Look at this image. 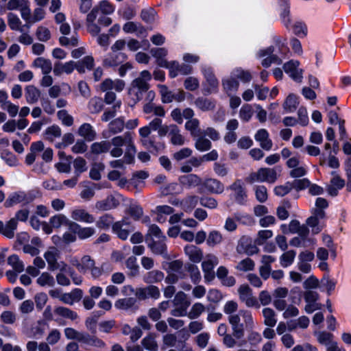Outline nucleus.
Wrapping results in <instances>:
<instances>
[{
	"instance_id": "1",
	"label": "nucleus",
	"mask_w": 351,
	"mask_h": 351,
	"mask_svg": "<svg viewBox=\"0 0 351 351\" xmlns=\"http://www.w3.org/2000/svg\"><path fill=\"white\" fill-rule=\"evenodd\" d=\"M110 143V154L113 158H119L125 153V158L128 162H134L136 148L132 134L126 132L122 136H114Z\"/></svg>"
},
{
	"instance_id": "2",
	"label": "nucleus",
	"mask_w": 351,
	"mask_h": 351,
	"mask_svg": "<svg viewBox=\"0 0 351 351\" xmlns=\"http://www.w3.org/2000/svg\"><path fill=\"white\" fill-rule=\"evenodd\" d=\"M65 337L69 340H76L79 343L86 346H90L98 348H104L106 343L95 335H90L85 332H80L73 328H65L64 329Z\"/></svg>"
},
{
	"instance_id": "3",
	"label": "nucleus",
	"mask_w": 351,
	"mask_h": 351,
	"mask_svg": "<svg viewBox=\"0 0 351 351\" xmlns=\"http://www.w3.org/2000/svg\"><path fill=\"white\" fill-rule=\"evenodd\" d=\"M278 171H280V167L260 168L256 172H251L245 178L247 183L268 182L274 183L278 179Z\"/></svg>"
},
{
	"instance_id": "4",
	"label": "nucleus",
	"mask_w": 351,
	"mask_h": 351,
	"mask_svg": "<svg viewBox=\"0 0 351 351\" xmlns=\"http://www.w3.org/2000/svg\"><path fill=\"white\" fill-rule=\"evenodd\" d=\"M149 89V84L144 82L141 78L134 79L130 84L128 89V95L130 99L132 106L140 101L143 95Z\"/></svg>"
},
{
	"instance_id": "5",
	"label": "nucleus",
	"mask_w": 351,
	"mask_h": 351,
	"mask_svg": "<svg viewBox=\"0 0 351 351\" xmlns=\"http://www.w3.org/2000/svg\"><path fill=\"white\" fill-rule=\"evenodd\" d=\"M36 198L35 194L32 192L18 191L11 193L4 203L6 208L12 207L16 204H21L25 206L32 202Z\"/></svg>"
},
{
	"instance_id": "6",
	"label": "nucleus",
	"mask_w": 351,
	"mask_h": 351,
	"mask_svg": "<svg viewBox=\"0 0 351 351\" xmlns=\"http://www.w3.org/2000/svg\"><path fill=\"white\" fill-rule=\"evenodd\" d=\"M60 256V252L56 247L49 248L44 254V258L48 264V269L55 271L60 269V271L66 270L67 265L64 262H58V259Z\"/></svg>"
},
{
	"instance_id": "7",
	"label": "nucleus",
	"mask_w": 351,
	"mask_h": 351,
	"mask_svg": "<svg viewBox=\"0 0 351 351\" xmlns=\"http://www.w3.org/2000/svg\"><path fill=\"white\" fill-rule=\"evenodd\" d=\"M239 300L248 308L259 309L258 300L253 295L252 289L247 285H242L238 289Z\"/></svg>"
},
{
	"instance_id": "8",
	"label": "nucleus",
	"mask_w": 351,
	"mask_h": 351,
	"mask_svg": "<svg viewBox=\"0 0 351 351\" xmlns=\"http://www.w3.org/2000/svg\"><path fill=\"white\" fill-rule=\"evenodd\" d=\"M299 61L291 60L283 65V69L292 80L300 83L303 79V70L299 68Z\"/></svg>"
},
{
	"instance_id": "9",
	"label": "nucleus",
	"mask_w": 351,
	"mask_h": 351,
	"mask_svg": "<svg viewBox=\"0 0 351 351\" xmlns=\"http://www.w3.org/2000/svg\"><path fill=\"white\" fill-rule=\"evenodd\" d=\"M167 238H159L155 239L154 237H147L146 241L147 243L148 247L151 251L156 255H161L164 257L167 256V247L165 243Z\"/></svg>"
},
{
	"instance_id": "10",
	"label": "nucleus",
	"mask_w": 351,
	"mask_h": 351,
	"mask_svg": "<svg viewBox=\"0 0 351 351\" xmlns=\"http://www.w3.org/2000/svg\"><path fill=\"white\" fill-rule=\"evenodd\" d=\"M325 217L324 210L313 209L312 215L306 219V224L311 228L313 234H318L322 230L320 220Z\"/></svg>"
},
{
	"instance_id": "11",
	"label": "nucleus",
	"mask_w": 351,
	"mask_h": 351,
	"mask_svg": "<svg viewBox=\"0 0 351 351\" xmlns=\"http://www.w3.org/2000/svg\"><path fill=\"white\" fill-rule=\"evenodd\" d=\"M135 295L141 300H145L148 298L157 300L160 296V291L158 287L149 285L143 288L136 289Z\"/></svg>"
},
{
	"instance_id": "12",
	"label": "nucleus",
	"mask_w": 351,
	"mask_h": 351,
	"mask_svg": "<svg viewBox=\"0 0 351 351\" xmlns=\"http://www.w3.org/2000/svg\"><path fill=\"white\" fill-rule=\"evenodd\" d=\"M125 127V121L123 117H119L111 121L108 125V130H104L101 135L104 138H108L112 135H115L123 131Z\"/></svg>"
},
{
	"instance_id": "13",
	"label": "nucleus",
	"mask_w": 351,
	"mask_h": 351,
	"mask_svg": "<svg viewBox=\"0 0 351 351\" xmlns=\"http://www.w3.org/2000/svg\"><path fill=\"white\" fill-rule=\"evenodd\" d=\"M332 178L330 184L326 186L328 193L332 197L338 195V191L345 186V180L342 179L337 171L331 172Z\"/></svg>"
},
{
	"instance_id": "14",
	"label": "nucleus",
	"mask_w": 351,
	"mask_h": 351,
	"mask_svg": "<svg viewBox=\"0 0 351 351\" xmlns=\"http://www.w3.org/2000/svg\"><path fill=\"white\" fill-rule=\"evenodd\" d=\"M228 189L233 191L234 198L237 203L241 205L245 204L247 199V193L241 180H236Z\"/></svg>"
},
{
	"instance_id": "15",
	"label": "nucleus",
	"mask_w": 351,
	"mask_h": 351,
	"mask_svg": "<svg viewBox=\"0 0 351 351\" xmlns=\"http://www.w3.org/2000/svg\"><path fill=\"white\" fill-rule=\"evenodd\" d=\"M240 314H231L228 321L232 326V335L237 339H241L244 336V328L243 324H241Z\"/></svg>"
},
{
	"instance_id": "16",
	"label": "nucleus",
	"mask_w": 351,
	"mask_h": 351,
	"mask_svg": "<svg viewBox=\"0 0 351 351\" xmlns=\"http://www.w3.org/2000/svg\"><path fill=\"white\" fill-rule=\"evenodd\" d=\"M71 231L77 234L80 239H86L91 237L95 233V230L92 227H82L80 225L73 221L71 223Z\"/></svg>"
},
{
	"instance_id": "17",
	"label": "nucleus",
	"mask_w": 351,
	"mask_h": 351,
	"mask_svg": "<svg viewBox=\"0 0 351 351\" xmlns=\"http://www.w3.org/2000/svg\"><path fill=\"white\" fill-rule=\"evenodd\" d=\"M138 134L139 143L143 147L147 149H153L156 151L158 150V147L156 144V142L154 140V138L150 136L151 134L149 132V131L140 128L138 130Z\"/></svg>"
},
{
	"instance_id": "18",
	"label": "nucleus",
	"mask_w": 351,
	"mask_h": 351,
	"mask_svg": "<svg viewBox=\"0 0 351 351\" xmlns=\"http://www.w3.org/2000/svg\"><path fill=\"white\" fill-rule=\"evenodd\" d=\"M95 12L96 11H90L88 13L86 19L87 31L93 36H97L101 32V28L99 24L95 23V20L97 18L95 14Z\"/></svg>"
},
{
	"instance_id": "19",
	"label": "nucleus",
	"mask_w": 351,
	"mask_h": 351,
	"mask_svg": "<svg viewBox=\"0 0 351 351\" xmlns=\"http://www.w3.org/2000/svg\"><path fill=\"white\" fill-rule=\"evenodd\" d=\"M124 87V81L119 79L112 80L110 78H107L100 84V89L103 92L112 89H114L116 91L120 92L123 90Z\"/></svg>"
},
{
	"instance_id": "20",
	"label": "nucleus",
	"mask_w": 351,
	"mask_h": 351,
	"mask_svg": "<svg viewBox=\"0 0 351 351\" xmlns=\"http://www.w3.org/2000/svg\"><path fill=\"white\" fill-rule=\"evenodd\" d=\"M202 71L208 84V88L206 90L207 92L209 93L215 92L218 87L219 82L212 69L210 67L204 66L202 68Z\"/></svg>"
},
{
	"instance_id": "21",
	"label": "nucleus",
	"mask_w": 351,
	"mask_h": 351,
	"mask_svg": "<svg viewBox=\"0 0 351 351\" xmlns=\"http://www.w3.org/2000/svg\"><path fill=\"white\" fill-rule=\"evenodd\" d=\"M119 201L112 195H109L104 199L98 201L95 204V208L100 211H106L117 208Z\"/></svg>"
},
{
	"instance_id": "22",
	"label": "nucleus",
	"mask_w": 351,
	"mask_h": 351,
	"mask_svg": "<svg viewBox=\"0 0 351 351\" xmlns=\"http://www.w3.org/2000/svg\"><path fill=\"white\" fill-rule=\"evenodd\" d=\"M256 141L260 143V146L265 150L269 151L271 149L273 143L269 138V133L265 129H260L254 136Z\"/></svg>"
},
{
	"instance_id": "23",
	"label": "nucleus",
	"mask_w": 351,
	"mask_h": 351,
	"mask_svg": "<svg viewBox=\"0 0 351 351\" xmlns=\"http://www.w3.org/2000/svg\"><path fill=\"white\" fill-rule=\"evenodd\" d=\"M203 186L210 193L221 194L224 191V185L221 181L215 178L206 179Z\"/></svg>"
},
{
	"instance_id": "24",
	"label": "nucleus",
	"mask_w": 351,
	"mask_h": 351,
	"mask_svg": "<svg viewBox=\"0 0 351 351\" xmlns=\"http://www.w3.org/2000/svg\"><path fill=\"white\" fill-rule=\"evenodd\" d=\"M184 251L189 259L193 263H199L203 258V252L198 247L193 245H187Z\"/></svg>"
},
{
	"instance_id": "25",
	"label": "nucleus",
	"mask_w": 351,
	"mask_h": 351,
	"mask_svg": "<svg viewBox=\"0 0 351 351\" xmlns=\"http://www.w3.org/2000/svg\"><path fill=\"white\" fill-rule=\"evenodd\" d=\"M192 71V66L186 64H180L176 61L171 62L169 75L171 77H176L179 73L188 75Z\"/></svg>"
},
{
	"instance_id": "26",
	"label": "nucleus",
	"mask_w": 351,
	"mask_h": 351,
	"mask_svg": "<svg viewBox=\"0 0 351 351\" xmlns=\"http://www.w3.org/2000/svg\"><path fill=\"white\" fill-rule=\"evenodd\" d=\"M127 59V56L122 52L114 53L108 55L103 61L105 66H117Z\"/></svg>"
},
{
	"instance_id": "27",
	"label": "nucleus",
	"mask_w": 351,
	"mask_h": 351,
	"mask_svg": "<svg viewBox=\"0 0 351 351\" xmlns=\"http://www.w3.org/2000/svg\"><path fill=\"white\" fill-rule=\"evenodd\" d=\"M78 134L88 141H93L96 138L97 132L90 123H83L77 131Z\"/></svg>"
},
{
	"instance_id": "28",
	"label": "nucleus",
	"mask_w": 351,
	"mask_h": 351,
	"mask_svg": "<svg viewBox=\"0 0 351 351\" xmlns=\"http://www.w3.org/2000/svg\"><path fill=\"white\" fill-rule=\"evenodd\" d=\"M170 134L169 135L170 143L173 145L182 146L185 143V138L181 134V131L178 125L176 124L171 127Z\"/></svg>"
},
{
	"instance_id": "29",
	"label": "nucleus",
	"mask_w": 351,
	"mask_h": 351,
	"mask_svg": "<svg viewBox=\"0 0 351 351\" xmlns=\"http://www.w3.org/2000/svg\"><path fill=\"white\" fill-rule=\"evenodd\" d=\"M165 278V274L162 271L154 269L147 272L143 277V281L149 285L160 282Z\"/></svg>"
},
{
	"instance_id": "30",
	"label": "nucleus",
	"mask_w": 351,
	"mask_h": 351,
	"mask_svg": "<svg viewBox=\"0 0 351 351\" xmlns=\"http://www.w3.org/2000/svg\"><path fill=\"white\" fill-rule=\"evenodd\" d=\"M71 217L75 221L91 223L95 221V217L84 209H75L71 212Z\"/></svg>"
},
{
	"instance_id": "31",
	"label": "nucleus",
	"mask_w": 351,
	"mask_h": 351,
	"mask_svg": "<svg viewBox=\"0 0 351 351\" xmlns=\"http://www.w3.org/2000/svg\"><path fill=\"white\" fill-rule=\"evenodd\" d=\"M123 30L127 34L136 33L137 36H145V28L139 23L129 21L123 26Z\"/></svg>"
},
{
	"instance_id": "32",
	"label": "nucleus",
	"mask_w": 351,
	"mask_h": 351,
	"mask_svg": "<svg viewBox=\"0 0 351 351\" xmlns=\"http://www.w3.org/2000/svg\"><path fill=\"white\" fill-rule=\"evenodd\" d=\"M156 335L155 333L150 332L147 334L142 340L141 345L143 348L149 351H158V345L156 340Z\"/></svg>"
},
{
	"instance_id": "33",
	"label": "nucleus",
	"mask_w": 351,
	"mask_h": 351,
	"mask_svg": "<svg viewBox=\"0 0 351 351\" xmlns=\"http://www.w3.org/2000/svg\"><path fill=\"white\" fill-rule=\"evenodd\" d=\"M143 112L147 114L153 113L158 117H164L166 113L162 106H157L154 103H145L143 107Z\"/></svg>"
},
{
	"instance_id": "34",
	"label": "nucleus",
	"mask_w": 351,
	"mask_h": 351,
	"mask_svg": "<svg viewBox=\"0 0 351 351\" xmlns=\"http://www.w3.org/2000/svg\"><path fill=\"white\" fill-rule=\"evenodd\" d=\"M90 153L95 155H99L110 152V143L109 141H101L99 142H95L90 145Z\"/></svg>"
},
{
	"instance_id": "35",
	"label": "nucleus",
	"mask_w": 351,
	"mask_h": 351,
	"mask_svg": "<svg viewBox=\"0 0 351 351\" xmlns=\"http://www.w3.org/2000/svg\"><path fill=\"white\" fill-rule=\"evenodd\" d=\"M95 265V261L88 255H85L81 258V261H76V264L73 265L76 267L79 271L86 273L93 265Z\"/></svg>"
},
{
	"instance_id": "36",
	"label": "nucleus",
	"mask_w": 351,
	"mask_h": 351,
	"mask_svg": "<svg viewBox=\"0 0 351 351\" xmlns=\"http://www.w3.org/2000/svg\"><path fill=\"white\" fill-rule=\"evenodd\" d=\"M90 11H96L95 14L97 16H98L99 12H101L102 14L109 15L114 12V7L108 1L103 0L95 5Z\"/></svg>"
},
{
	"instance_id": "37",
	"label": "nucleus",
	"mask_w": 351,
	"mask_h": 351,
	"mask_svg": "<svg viewBox=\"0 0 351 351\" xmlns=\"http://www.w3.org/2000/svg\"><path fill=\"white\" fill-rule=\"evenodd\" d=\"M73 222V221H70L64 215L62 214L56 215L49 219V223L54 228H59L62 225H66L70 230V223Z\"/></svg>"
},
{
	"instance_id": "38",
	"label": "nucleus",
	"mask_w": 351,
	"mask_h": 351,
	"mask_svg": "<svg viewBox=\"0 0 351 351\" xmlns=\"http://www.w3.org/2000/svg\"><path fill=\"white\" fill-rule=\"evenodd\" d=\"M181 184L187 187H193L198 186L201 184V178L195 174H188L179 178Z\"/></svg>"
},
{
	"instance_id": "39",
	"label": "nucleus",
	"mask_w": 351,
	"mask_h": 351,
	"mask_svg": "<svg viewBox=\"0 0 351 351\" xmlns=\"http://www.w3.org/2000/svg\"><path fill=\"white\" fill-rule=\"evenodd\" d=\"M128 225L124 220L117 221L112 225V230L121 239L125 240L129 236L130 230L123 227Z\"/></svg>"
},
{
	"instance_id": "40",
	"label": "nucleus",
	"mask_w": 351,
	"mask_h": 351,
	"mask_svg": "<svg viewBox=\"0 0 351 351\" xmlns=\"http://www.w3.org/2000/svg\"><path fill=\"white\" fill-rule=\"evenodd\" d=\"M194 104L197 108L202 111L213 110L215 108V103L214 101L203 97L197 98L194 101Z\"/></svg>"
},
{
	"instance_id": "41",
	"label": "nucleus",
	"mask_w": 351,
	"mask_h": 351,
	"mask_svg": "<svg viewBox=\"0 0 351 351\" xmlns=\"http://www.w3.org/2000/svg\"><path fill=\"white\" fill-rule=\"evenodd\" d=\"M263 316L264 317V324L268 327H274L277 323L276 313L271 308H264L263 309Z\"/></svg>"
},
{
	"instance_id": "42",
	"label": "nucleus",
	"mask_w": 351,
	"mask_h": 351,
	"mask_svg": "<svg viewBox=\"0 0 351 351\" xmlns=\"http://www.w3.org/2000/svg\"><path fill=\"white\" fill-rule=\"evenodd\" d=\"M33 66L40 69L44 75L49 74L52 70L51 61L43 57L35 59L33 62Z\"/></svg>"
},
{
	"instance_id": "43",
	"label": "nucleus",
	"mask_w": 351,
	"mask_h": 351,
	"mask_svg": "<svg viewBox=\"0 0 351 351\" xmlns=\"http://www.w3.org/2000/svg\"><path fill=\"white\" fill-rule=\"evenodd\" d=\"M94 66V59L90 56L84 57L82 60L76 62V70L80 73H85L86 69L91 70Z\"/></svg>"
},
{
	"instance_id": "44",
	"label": "nucleus",
	"mask_w": 351,
	"mask_h": 351,
	"mask_svg": "<svg viewBox=\"0 0 351 351\" xmlns=\"http://www.w3.org/2000/svg\"><path fill=\"white\" fill-rule=\"evenodd\" d=\"M40 96V90L34 86L29 85L25 88V98L27 102L33 104L38 101Z\"/></svg>"
},
{
	"instance_id": "45",
	"label": "nucleus",
	"mask_w": 351,
	"mask_h": 351,
	"mask_svg": "<svg viewBox=\"0 0 351 351\" xmlns=\"http://www.w3.org/2000/svg\"><path fill=\"white\" fill-rule=\"evenodd\" d=\"M219 258L215 255L212 254H207L205 260L202 263V271H213L214 267L219 264Z\"/></svg>"
},
{
	"instance_id": "46",
	"label": "nucleus",
	"mask_w": 351,
	"mask_h": 351,
	"mask_svg": "<svg viewBox=\"0 0 351 351\" xmlns=\"http://www.w3.org/2000/svg\"><path fill=\"white\" fill-rule=\"evenodd\" d=\"M199 121L194 118L193 119L186 121L185 123V130L190 132V134L193 138L201 134L200 128H199Z\"/></svg>"
},
{
	"instance_id": "47",
	"label": "nucleus",
	"mask_w": 351,
	"mask_h": 351,
	"mask_svg": "<svg viewBox=\"0 0 351 351\" xmlns=\"http://www.w3.org/2000/svg\"><path fill=\"white\" fill-rule=\"evenodd\" d=\"M53 312L56 315L71 320H75L78 317L76 312L64 306L56 307Z\"/></svg>"
},
{
	"instance_id": "48",
	"label": "nucleus",
	"mask_w": 351,
	"mask_h": 351,
	"mask_svg": "<svg viewBox=\"0 0 351 351\" xmlns=\"http://www.w3.org/2000/svg\"><path fill=\"white\" fill-rule=\"evenodd\" d=\"M298 105V97L294 94H289L283 104V108L287 112H293L296 110Z\"/></svg>"
},
{
	"instance_id": "49",
	"label": "nucleus",
	"mask_w": 351,
	"mask_h": 351,
	"mask_svg": "<svg viewBox=\"0 0 351 351\" xmlns=\"http://www.w3.org/2000/svg\"><path fill=\"white\" fill-rule=\"evenodd\" d=\"M195 138H197L195 141V147L196 149L199 152H206L210 149L212 143L209 139L201 136V134Z\"/></svg>"
},
{
	"instance_id": "50",
	"label": "nucleus",
	"mask_w": 351,
	"mask_h": 351,
	"mask_svg": "<svg viewBox=\"0 0 351 351\" xmlns=\"http://www.w3.org/2000/svg\"><path fill=\"white\" fill-rule=\"evenodd\" d=\"M8 264L12 267V271L17 273H21L25 269L23 261L16 254H12L8 258Z\"/></svg>"
},
{
	"instance_id": "51",
	"label": "nucleus",
	"mask_w": 351,
	"mask_h": 351,
	"mask_svg": "<svg viewBox=\"0 0 351 351\" xmlns=\"http://www.w3.org/2000/svg\"><path fill=\"white\" fill-rule=\"evenodd\" d=\"M223 241V236L218 230H212L209 232L206 243L209 247H215L219 245Z\"/></svg>"
},
{
	"instance_id": "52",
	"label": "nucleus",
	"mask_w": 351,
	"mask_h": 351,
	"mask_svg": "<svg viewBox=\"0 0 351 351\" xmlns=\"http://www.w3.org/2000/svg\"><path fill=\"white\" fill-rule=\"evenodd\" d=\"M18 223L15 219H10L3 228L2 234L8 239L14 237V231L17 228Z\"/></svg>"
},
{
	"instance_id": "53",
	"label": "nucleus",
	"mask_w": 351,
	"mask_h": 351,
	"mask_svg": "<svg viewBox=\"0 0 351 351\" xmlns=\"http://www.w3.org/2000/svg\"><path fill=\"white\" fill-rule=\"evenodd\" d=\"M222 86L226 92H234L238 90L239 82L231 75L230 77L222 80Z\"/></svg>"
},
{
	"instance_id": "54",
	"label": "nucleus",
	"mask_w": 351,
	"mask_h": 351,
	"mask_svg": "<svg viewBox=\"0 0 351 351\" xmlns=\"http://www.w3.org/2000/svg\"><path fill=\"white\" fill-rule=\"evenodd\" d=\"M136 303V300L133 298H125L117 300L114 303V306L120 310H128L132 308Z\"/></svg>"
},
{
	"instance_id": "55",
	"label": "nucleus",
	"mask_w": 351,
	"mask_h": 351,
	"mask_svg": "<svg viewBox=\"0 0 351 351\" xmlns=\"http://www.w3.org/2000/svg\"><path fill=\"white\" fill-rule=\"evenodd\" d=\"M232 77L236 80L239 79L241 82L247 83L251 81L252 75L248 71L243 70L241 68H237L232 71Z\"/></svg>"
},
{
	"instance_id": "56",
	"label": "nucleus",
	"mask_w": 351,
	"mask_h": 351,
	"mask_svg": "<svg viewBox=\"0 0 351 351\" xmlns=\"http://www.w3.org/2000/svg\"><path fill=\"white\" fill-rule=\"evenodd\" d=\"M173 304L175 306H181L186 308L190 306V302L188 300L186 295L182 291H179L176 294Z\"/></svg>"
},
{
	"instance_id": "57",
	"label": "nucleus",
	"mask_w": 351,
	"mask_h": 351,
	"mask_svg": "<svg viewBox=\"0 0 351 351\" xmlns=\"http://www.w3.org/2000/svg\"><path fill=\"white\" fill-rule=\"evenodd\" d=\"M159 88L163 104H169L174 101V92L169 90L165 85H160Z\"/></svg>"
},
{
	"instance_id": "58",
	"label": "nucleus",
	"mask_w": 351,
	"mask_h": 351,
	"mask_svg": "<svg viewBox=\"0 0 351 351\" xmlns=\"http://www.w3.org/2000/svg\"><path fill=\"white\" fill-rule=\"evenodd\" d=\"M296 252L294 250H289L283 253L280 257V265L283 267L291 265L295 259Z\"/></svg>"
},
{
	"instance_id": "59",
	"label": "nucleus",
	"mask_w": 351,
	"mask_h": 351,
	"mask_svg": "<svg viewBox=\"0 0 351 351\" xmlns=\"http://www.w3.org/2000/svg\"><path fill=\"white\" fill-rule=\"evenodd\" d=\"M113 222V217L109 214L101 216L96 222V226L101 230H106L110 228Z\"/></svg>"
},
{
	"instance_id": "60",
	"label": "nucleus",
	"mask_w": 351,
	"mask_h": 351,
	"mask_svg": "<svg viewBox=\"0 0 351 351\" xmlns=\"http://www.w3.org/2000/svg\"><path fill=\"white\" fill-rule=\"evenodd\" d=\"M62 131L60 128L55 125L47 128L45 132L46 139L50 141H53L54 138L60 137Z\"/></svg>"
},
{
	"instance_id": "61",
	"label": "nucleus",
	"mask_w": 351,
	"mask_h": 351,
	"mask_svg": "<svg viewBox=\"0 0 351 351\" xmlns=\"http://www.w3.org/2000/svg\"><path fill=\"white\" fill-rule=\"evenodd\" d=\"M125 265L130 270V276H136L138 274L139 266L136 263V258L135 256H130L125 261Z\"/></svg>"
},
{
	"instance_id": "62",
	"label": "nucleus",
	"mask_w": 351,
	"mask_h": 351,
	"mask_svg": "<svg viewBox=\"0 0 351 351\" xmlns=\"http://www.w3.org/2000/svg\"><path fill=\"white\" fill-rule=\"evenodd\" d=\"M73 167L75 169V174L77 177L87 170L86 162L82 157L76 158L73 161Z\"/></svg>"
},
{
	"instance_id": "63",
	"label": "nucleus",
	"mask_w": 351,
	"mask_h": 351,
	"mask_svg": "<svg viewBox=\"0 0 351 351\" xmlns=\"http://www.w3.org/2000/svg\"><path fill=\"white\" fill-rule=\"evenodd\" d=\"M204 311L205 306L202 303L197 302L192 306L187 315L190 319H194L197 318Z\"/></svg>"
},
{
	"instance_id": "64",
	"label": "nucleus",
	"mask_w": 351,
	"mask_h": 351,
	"mask_svg": "<svg viewBox=\"0 0 351 351\" xmlns=\"http://www.w3.org/2000/svg\"><path fill=\"white\" fill-rule=\"evenodd\" d=\"M254 266V262L252 259L247 258L241 261L236 266V269L241 271H247L253 270Z\"/></svg>"
}]
</instances>
